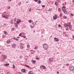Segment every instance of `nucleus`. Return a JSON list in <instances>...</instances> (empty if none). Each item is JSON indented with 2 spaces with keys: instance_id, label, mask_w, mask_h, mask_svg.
I'll list each match as a JSON object with an SVG mask.
<instances>
[{
  "instance_id": "nucleus-7",
  "label": "nucleus",
  "mask_w": 74,
  "mask_h": 74,
  "mask_svg": "<svg viewBox=\"0 0 74 74\" xmlns=\"http://www.w3.org/2000/svg\"><path fill=\"white\" fill-rule=\"evenodd\" d=\"M20 48L21 49H24V48H25V47H23V46H21L20 47Z\"/></svg>"
},
{
  "instance_id": "nucleus-30",
  "label": "nucleus",
  "mask_w": 74,
  "mask_h": 74,
  "mask_svg": "<svg viewBox=\"0 0 74 74\" xmlns=\"http://www.w3.org/2000/svg\"><path fill=\"white\" fill-rule=\"evenodd\" d=\"M18 22H22V20H21L20 19H18Z\"/></svg>"
},
{
  "instance_id": "nucleus-3",
  "label": "nucleus",
  "mask_w": 74,
  "mask_h": 74,
  "mask_svg": "<svg viewBox=\"0 0 74 74\" xmlns=\"http://www.w3.org/2000/svg\"><path fill=\"white\" fill-rule=\"evenodd\" d=\"M3 60H5L7 58V56L5 55H3Z\"/></svg>"
},
{
  "instance_id": "nucleus-20",
  "label": "nucleus",
  "mask_w": 74,
  "mask_h": 74,
  "mask_svg": "<svg viewBox=\"0 0 74 74\" xmlns=\"http://www.w3.org/2000/svg\"><path fill=\"white\" fill-rule=\"evenodd\" d=\"M64 26L65 27H67V24H64Z\"/></svg>"
},
{
  "instance_id": "nucleus-21",
  "label": "nucleus",
  "mask_w": 74,
  "mask_h": 74,
  "mask_svg": "<svg viewBox=\"0 0 74 74\" xmlns=\"http://www.w3.org/2000/svg\"><path fill=\"white\" fill-rule=\"evenodd\" d=\"M32 62L33 63H35V62H36V61L35 60H32Z\"/></svg>"
},
{
  "instance_id": "nucleus-8",
  "label": "nucleus",
  "mask_w": 74,
  "mask_h": 74,
  "mask_svg": "<svg viewBox=\"0 0 74 74\" xmlns=\"http://www.w3.org/2000/svg\"><path fill=\"white\" fill-rule=\"evenodd\" d=\"M21 71L23 72V73H24L25 72V69H21Z\"/></svg>"
},
{
  "instance_id": "nucleus-40",
  "label": "nucleus",
  "mask_w": 74,
  "mask_h": 74,
  "mask_svg": "<svg viewBox=\"0 0 74 74\" xmlns=\"http://www.w3.org/2000/svg\"><path fill=\"white\" fill-rule=\"evenodd\" d=\"M60 10H61L60 8H59L58 9V11H60Z\"/></svg>"
},
{
  "instance_id": "nucleus-25",
  "label": "nucleus",
  "mask_w": 74,
  "mask_h": 74,
  "mask_svg": "<svg viewBox=\"0 0 74 74\" xmlns=\"http://www.w3.org/2000/svg\"><path fill=\"white\" fill-rule=\"evenodd\" d=\"M2 16L4 18H5V15H3V14L2 15Z\"/></svg>"
},
{
  "instance_id": "nucleus-31",
  "label": "nucleus",
  "mask_w": 74,
  "mask_h": 74,
  "mask_svg": "<svg viewBox=\"0 0 74 74\" xmlns=\"http://www.w3.org/2000/svg\"><path fill=\"white\" fill-rule=\"evenodd\" d=\"M16 25H15V27H18V25H17V24H16Z\"/></svg>"
},
{
  "instance_id": "nucleus-27",
  "label": "nucleus",
  "mask_w": 74,
  "mask_h": 74,
  "mask_svg": "<svg viewBox=\"0 0 74 74\" xmlns=\"http://www.w3.org/2000/svg\"><path fill=\"white\" fill-rule=\"evenodd\" d=\"M60 17H61V16H62V14L60 13Z\"/></svg>"
},
{
  "instance_id": "nucleus-56",
  "label": "nucleus",
  "mask_w": 74,
  "mask_h": 74,
  "mask_svg": "<svg viewBox=\"0 0 74 74\" xmlns=\"http://www.w3.org/2000/svg\"><path fill=\"white\" fill-rule=\"evenodd\" d=\"M66 65H67V66H69V64L67 63V64H66Z\"/></svg>"
},
{
  "instance_id": "nucleus-18",
  "label": "nucleus",
  "mask_w": 74,
  "mask_h": 74,
  "mask_svg": "<svg viewBox=\"0 0 74 74\" xmlns=\"http://www.w3.org/2000/svg\"><path fill=\"white\" fill-rule=\"evenodd\" d=\"M14 40H16V41H18V39H17L16 38H14Z\"/></svg>"
},
{
  "instance_id": "nucleus-10",
  "label": "nucleus",
  "mask_w": 74,
  "mask_h": 74,
  "mask_svg": "<svg viewBox=\"0 0 74 74\" xmlns=\"http://www.w3.org/2000/svg\"><path fill=\"white\" fill-rule=\"evenodd\" d=\"M28 74H33V72L32 71H29Z\"/></svg>"
},
{
  "instance_id": "nucleus-4",
  "label": "nucleus",
  "mask_w": 74,
  "mask_h": 74,
  "mask_svg": "<svg viewBox=\"0 0 74 74\" xmlns=\"http://www.w3.org/2000/svg\"><path fill=\"white\" fill-rule=\"evenodd\" d=\"M40 67V68H41V67H43V69H45L46 68V67L45 66L43 65H41Z\"/></svg>"
},
{
  "instance_id": "nucleus-34",
  "label": "nucleus",
  "mask_w": 74,
  "mask_h": 74,
  "mask_svg": "<svg viewBox=\"0 0 74 74\" xmlns=\"http://www.w3.org/2000/svg\"><path fill=\"white\" fill-rule=\"evenodd\" d=\"M12 31H14V28H13L12 29Z\"/></svg>"
},
{
  "instance_id": "nucleus-29",
  "label": "nucleus",
  "mask_w": 74,
  "mask_h": 74,
  "mask_svg": "<svg viewBox=\"0 0 74 74\" xmlns=\"http://www.w3.org/2000/svg\"><path fill=\"white\" fill-rule=\"evenodd\" d=\"M28 22L29 23H32V20H29Z\"/></svg>"
},
{
  "instance_id": "nucleus-62",
  "label": "nucleus",
  "mask_w": 74,
  "mask_h": 74,
  "mask_svg": "<svg viewBox=\"0 0 74 74\" xmlns=\"http://www.w3.org/2000/svg\"><path fill=\"white\" fill-rule=\"evenodd\" d=\"M30 52H32V50H30Z\"/></svg>"
},
{
  "instance_id": "nucleus-13",
  "label": "nucleus",
  "mask_w": 74,
  "mask_h": 74,
  "mask_svg": "<svg viewBox=\"0 0 74 74\" xmlns=\"http://www.w3.org/2000/svg\"><path fill=\"white\" fill-rule=\"evenodd\" d=\"M24 45V44L23 43H21L20 44V46L22 47V46H23Z\"/></svg>"
},
{
  "instance_id": "nucleus-50",
  "label": "nucleus",
  "mask_w": 74,
  "mask_h": 74,
  "mask_svg": "<svg viewBox=\"0 0 74 74\" xmlns=\"http://www.w3.org/2000/svg\"><path fill=\"white\" fill-rule=\"evenodd\" d=\"M57 74H59V72L58 71L57 72Z\"/></svg>"
},
{
  "instance_id": "nucleus-26",
  "label": "nucleus",
  "mask_w": 74,
  "mask_h": 74,
  "mask_svg": "<svg viewBox=\"0 0 74 74\" xmlns=\"http://www.w3.org/2000/svg\"><path fill=\"white\" fill-rule=\"evenodd\" d=\"M55 4L56 5H58V3L56 2H55Z\"/></svg>"
},
{
  "instance_id": "nucleus-60",
  "label": "nucleus",
  "mask_w": 74,
  "mask_h": 74,
  "mask_svg": "<svg viewBox=\"0 0 74 74\" xmlns=\"http://www.w3.org/2000/svg\"><path fill=\"white\" fill-rule=\"evenodd\" d=\"M5 12H4V14H5Z\"/></svg>"
},
{
  "instance_id": "nucleus-38",
  "label": "nucleus",
  "mask_w": 74,
  "mask_h": 74,
  "mask_svg": "<svg viewBox=\"0 0 74 74\" xmlns=\"http://www.w3.org/2000/svg\"><path fill=\"white\" fill-rule=\"evenodd\" d=\"M34 1H35L36 2H38V0H34Z\"/></svg>"
},
{
  "instance_id": "nucleus-17",
  "label": "nucleus",
  "mask_w": 74,
  "mask_h": 74,
  "mask_svg": "<svg viewBox=\"0 0 74 74\" xmlns=\"http://www.w3.org/2000/svg\"><path fill=\"white\" fill-rule=\"evenodd\" d=\"M15 46H16V45H15V44H13L12 45V47H14Z\"/></svg>"
},
{
  "instance_id": "nucleus-1",
  "label": "nucleus",
  "mask_w": 74,
  "mask_h": 74,
  "mask_svg": "<svg viewBox=\"0 0 74 74\" xmlns=\"http://www.w3.org/2000/svg\"><path fill=\"white\" fill-rule=\"evenodd\" d=\"M43 48L45 50H47L48 49V45L47 44H45L43 45Z\"/></svg>"
},
{
  "instance_id": "nucleus-47",
  "label": "nucleus",
  "mask_w": 74,
  "mask_h": 74,
  "mask_svg": "<svg viewBox=\"0 0 74 74\" xmlns=\"http://www.w3.org/2000/svg\"><path fill=\"white\" fill-rule=\"evenodd\" d=\"M58 27H60V24H59V25H58Z\"/></svg>"
},
{
  "instance_id": "nucleus-58",
  "label": "nucleus",
  "mask_w": 74,
  "mask_h": 74,
  "mask_svg": "<svg viewBox=\"0 0 74 74\" xmlns=\"http://www.w3.org/2000/svg\"><path fill=\"white\" fill-rule=\"evenodd\" d=\"M23 38H26V36L24 37Z\"/></svg>"
},
{
  "instance_id": "nucleus-33",
  "label": "nucleus",
  "mask_w": 74,
  "mask_h": 74,
  "mask_svg": "<svg viewBox=\"0 0 74 74\" xmlns=\"http://www.w3.org/2000/svg\"><path fill=\"white\" fill-rule=\"evenodd\" d=\"M18 4V5H21V2H19Z\"/></svg>"
},
{
  "instance_id": "nucleus-28",
  "label": "nucleus",
  "mask_w": 74,
  "mask_h": 74,
  "mask_svg": "<svg viewBox=\"0 0 74 74\" xmlns=\"http://www.w3.org/2000/svg\"><path fill=\"white\" fill-rule=\"evenodd\" d=\"M69 26H70L71 27V23H69Z\"/></svg>"
},
{
  "instance_id": "nucleus-39",
  "label": "nucleus",
  "mask_w": 74,
  "mask_h": 74,
  "mask_svg": "<svg viewBox=\"0 0 74 74\" xmlns=\"http://www.w3.org/2000/svg\"><path fill=\"white\" fill-rule=\"evenodd\" d=\"M22 36V34H21V33H20L19 34V36Z\"/></svg>"
},
{
  "instance_id": "nucleus-64",
  "label": "nucleus",
  "mask_w": 74,
  "mask_h": 74,
  "mask_svg": "<svg viewBox=\"0 0 74 74\" xmlns=\"http://www.w3.org/2000/svg\"><path fill=\"white\" fill-rule=\"evenodd\" d=\"M35 22H37V21H35Z\"/></svg>"
},
{
  "instance_id": "nucleus-36",
  "label": "nucleus",
  "mask_w": 74,
  "mask_h": 74,
  "mask_svg": "<svg viewBox=\"0 0 74 74\" xmlns=\"http://www.w3.org/2000/svg\"><path fill=\"white\" fill-rule=\"evenodd\" d=\"M67 26H68V27H69L70 28V27H71L70 25H67Z\"/></svg>"
},
{
  "instance_id": "nucleus-53",
  "label": "nucleus",
  "mask_w": 74,
  "mask_h": 74,
  "mask_svg": "<svg viewBox=\"0 0 74 74\" xmlns=\"http://www.w3.org/2000/svg\"><path fill=\"white\" fill-rule=\"evenodd\" d=\"M42 8H44V7H45V6H44V5H42Z\"/></svg>"
},
{
  "instance_id": "nucleus-51",
  "label": "nucleus",
  "mask_w": 74,
  "mask_h": 74,
  "mask_svg": "<svg viewBox=\"0 0 74 74\" xmlns=\"http://www.w3.org/2000/svg\"><path fill=\"white\" fill-rule=\"evenodd\" d=\"M34 49H37V47H35L34 48Z\"/></svg>"
},
{
  "instance_id": "nucleus-11",
  "label": "nucleus",
  "mask_w": 74,
  "mask_h": 74,
  "mask_svg": "<svg viewBox=\"0 0 74 74\" xmlns=\"http://www.w3.org/2000/svg\"><path fill=\"white\" fill-rule=\"evenodd\" d=\"M65 8V6H63L62 8V9L63 11H64V9Z\"/></svg>"
},
{
  "instance_id": "nucleus-44",
  "label": "nucleus",
  "mask_w": 74,
  "mask_h": 74,
  "mask_svg": "<svg viewBox=\"0 0 74 74\" xmlns=\"http://www.w3.org/2000/svg\"><path fill=\"white\" fill-rule=\"evenodd\" d=\"M55 17H56V18H57V17H58V16H56V15H55Z\"/></svg>"
},
{
  "instance_id": "nucleus-63",
  "label": "nucleus",
  "mask_w": 74,
  "mask_h": 74,
  "mask_svg": "<svg viewBox=\"0 0 74 74\" xmlns=\"http://www.w3.org/2000/svg\"><path fill=\"white\" fill-rule=\"evenodd\" d=\"M26 3H28V2L27 1V2H26Z\"/></svg>"
},
{
  "instance_id": "nucleus-57",
  "label": "nucleus",
  "mask_w": 74,
  "mask_h": 74,
  "mask_svg": "<svg viewBox=\"0 0 74 74\" xmlns=\"http://www.w3.org/2000/svg\"><path fill=\"white\" fill-rule=\"evenodd\" d=\"M8 1H11V0H8Z\"/></svg>"
},
{
  "instance_id": "nucleus-52",
  "label": "nucleus",
  "mask_w": 74,
  "mask_h": 74,
  "mask_svg": "<svg viewBox=\"0 0 74 74\" xmlns=\"http://www.w3.org/2000/svg\"><path fill=\"white\" fill-rule=\"evenodd\" d=\"M64 19H67V17H66V16H65V17L64 18Z\"/></svg>"
},
{
  "instance_id": "nucleus-23",
  "label": "nucleus",
  "mask_w": 74,
  "mask_h": 74,
  "mask_svg": "<svg viewBox=\"0 0 74 74\" xmlns=\"http://www.w3.org/2000/svg\"><path fill=\"white\" fill-rule=\"evenodd\" d=\"M52 9L51 8H50L49 9V11H52Z\"/></svg>"
},
{
  "instance_id": "nucleus-37",
  "label": "nucleus",
  "mask_w": 74,
  "mask_h": 74,
  "mask_svg": "<svg viewBox=\"0 0 74 74\" xmlns=\"http://www.w3.org/2000/svg\"><path fill=\"white\" fill-rule=\"evenodd\" d=\"M36 59L38 60H39V58H38V57H37V56H36Z\"/></svg>"
},
{
  "instance_id": "nucleus-12",
  "label": "nucleus",
  "mask_w": 74,
  "mask_h": 74,
  "mask_svg": "<svg viewBox=\"0 0 74 74\" xmlns=\"http://www.w3.org/2000/svg\"><path fill=\"white\" fill-rule=\"evenodd\" d=\"M7 43H8V44H10V40H8L7 41Z\"/></svg>"
},
{
  "instance_id": "nucleus-43",
  "label": "nucleus",
  "mask_w": 74,
  "mask_h": 74,
  "mask_svg": "<svg viewBox=\"0 0 74 74\" xmlns=\"http://www.w3.org/2000/svg\"><path fill=\"white\" fill-rule=\"evenodd\" d=\"M13 68H15V65H13Z\"/></svg>"
},
{
  "instance_id": "nucleus-14",
  "label": "nucleus",
  "mask_w": 74,
  "mask_h": 74,
  "mask_svg": "<svg viewBox=\"0 0 74 74\" xmlns=\"http://www.w3.org/2000/svg\"><path fill=\"white\" fill-rule=\"evenodd\" d=\"M49 60L50 62H53V60L51 58L49 59Z\"/></svg>"
},
{
  "instance_id": "nucleus-6",
  "label": "nucleus",
  "mask_w": 74,
  "mask_h": 74,
  "mask_svg": "<svg viewBox=\"0 0 74 74\" xmlns=\"http://www.w3.org/2000/svg\"><path fill=\"white\" fill-rule=\"evenodd\" d=\"M8 16L6 15L5 16V18L6 19H9Z\"/></svg>"
},
{
  "instance_id": "nucleus-9",
  "label": "nucleus",
  "mask_w": 74,
  "mask_h": 74,
  "mask_svg": "<svg viewBox=\"0 0 74 74\" xmlns=\"http://www.w3.org/2000/svg\"><path fill=\"white\" fill-rule=\"evenodd\" d=\"M10 64L8 63H6L5 64H4L5 66H9Z\"/></svg>"
},
{
  "instance_id": "nucleus-41",
  "label": "nucleus",
  "mask_w": 74,
  "mask_h": 74,
  "mask_svg": "<svg viewBox=\"0 0 74 74\" xmlns=\"http://www.w3.org/2000/svg\"><path fill=\"white\" fill-rule=\"evenodd\" d=\"M68 27H66V30H69V29H68Z\"/></svg>"
},
{
  "instance_id": "nucleus-45",
  "label": "nucleus",
  "mask_w": 74,
  "mask_h": 74,
  "mask_svg": "<svg viewBox=\"0 0 74 74\" xmlns=\"http://www.w3.org/2000/svg\"><path fill=\"white\" fill-rule=\"evenodd\" d=\"M31 11V8H30L29 9V11L30 12V11Z\"/></svg>"
},
{
  "instance_id": "nucleus-48",
  "label": "nucleus",
  "mask_w": 74,
  "mask_h": 74,
  "mask_svg": "<svg viewBox=\"0 0 74 74\" xmlns=\"http://www.w3.org/2000/svg\"><path fill=\"white\" fill-rule=\"evenodd\" d=\"M31 27L32 28H33V26L31 25Z\"/></svg>"
},
{
  "instance_id": "nucleus-59",
  "label": "nucleus",
  "mask_w": 74,
  "mask_h": 74,
  "mask_svg": "<svg viewBox=\"0 0 74 74\" xmlns=\"http://www.w3.org/2000/svg\"><path fill=\"white\" fill-rule=\"evenodd\" d=\"M72 37L73 38H74V36H72Z\"/></svg>"
},
{
  "instance_id": "nucleus-19",
  "label": "nucleus",
  "mask_w": 74,
  "mask_h": 74,
  "mask_svg": "<svg viewBox=\"0 0 74 74\" xmlns=\"http://www.w3.org/2000/svg\"><path fill=\"white\" fill-rule=\"evenodd\" d=\"M4 33L6 34V35H7V34H8V33L7 32H5V31H4Z\"/></svg>"
},
{
  "instance_id": "nucleus-46",
  "label": "nucleus",
  "mask_w": 74,
  "mask_h": 74,
  "mask_svg": "<svg viewBox=\"0 0 74 74\" xmlns=\"http://www.w3.org/2000/svg\"><path fill=\"white\" fill-rule=\"evenodd\" d=\"M10 8H11V7H10L8 8V9H10Z\"/></svg>"
},
{
  "instance_id": "nucleus-32",
  "label": "nucleus",
  "mask_w": 74,
  "mask_h": 74,
  "mask_svg": "<svg viewBox=\"0 0 74 74\" xmlns=\"http://www.w3.org/2000/svg\"><path fill=\"white\" fill-rule=\"evenodd\" d=\"M16 18H15L14 19V22H16Z\"/></svg>"
},
{
  "instance_id": "nucleus-24",
  "label": "nucleus",
  "mask_w": 74,
  "mask_h": 74,
  "mask_svg": "<svg viewBox=\"0 0 74 74\" xmlns=\"http://www.w3.org/2000/svg\"><path fill=\"white\" fill-rule=\"evenodd\" d=\"M16 23L17 24H19L20 23L19 21H16Z\"/></svg>"
},
{
  "instance_id": "nucleus-54",
  "label": "nucleus",
  "mask_w": 74,
  "mask_h": 74,
  "mask_svg": "<svg viewBox=\"0 0 74 74\" xmlns=\"http://www.w3.org/2000/svg\"><path fill=\"white\" fill-rule=\"evenodd\" d=\"M63 33L64 34H66V33L65 32H63Z\"/></svg>"
},
{
  "instance_id": "nucleus-15",
  "label": "nucleus",
  "mask_w": 74,
  "mask_h": 74,
  "mask_svg": "<svg viewBox=\"0 0 74 74\" xmlns=\"http://www.w3.org/2000/svg\"><path fill=\"white\" fill-rule=\"evenodd\" d=\"M53 19L54 20H56L57 19V18H56V17H55V16H53Z\"/></svg>"
},
{
  "instance_id": "nucleus-55",
  "label": "nucleus",
  "mask_w": 74,
  "mask_h": 74,
  "mask_svg": "<svg viewBox=\"0 0 74 74\" xmlns=\"http://www.w3.org/2000/svg\"><path fill=\"white\" fill-rule=\"evenodd\" d=\"M7 74H10V73H9V72H7Z\"/></svg>"
},
{
  "instance_id": "nucleus-35",
  "label": "nucleus",
  "mask_w": 74,
  "mask_h": 74,
  "mask_svg": "<svg viewBox=\"0 0 74 74\" xmlns=\"http://www.w3.org/2000/svg\"><path fill=\"white\" fill-rule=\"evenodd\" d=\"M71 16H73L74 15L73 14H72V13H71Z\"/></svg>"
},
{
  "instance_id": "nucleus-2",
  "label": "nucleus",
  "mask_w": 74,
  "mask_h": 74,
  "mask_svg": "<svg viewBox=\"0 0 74 74\" xmlns=\"http://www.w3.org/2000/svg\"><path fill=\"white\" fill-rule=\"evenodd\" d=\"M69 69L71 71L73 70V69H74V66H71L69 67Z\"/></svg>"
},
{
  "instance_id": "nucleus-42",
  "label": "nucleus",
  "mask_w": 74,
  "mask_h": 74,
  "mask_svg": "<svg viewBox=\"0 0 74 74\" xmlns=\"http://www.w3.org/2000/svg\"><path fill=\"white\" fill-rule=\"evenodd\" d=\"M27 48H30V46L29 45H28L27 46Z\"/></svg>"
},
{
  "instance_id": "nucleus-61",
  "label": "nucleus",
  "mask_w": 74,
  "mask_h": 74,
  "mask_svg": "<svg viewBox=\"0 0 74 74\" xmlns=\"http://www.w3.org/2000/svg\"><path fill=\"white\" fill-rule=\"evenodd\" d=\"M33 33H35V31H34L33 32Z\"/></svg>"
},
{
  "instance_id": "nucleus-5",
  "label": "nucleus",
  "mask_w": 74,
  "mask_h": 74,
  "mask_svg": "<svg viewBox=\"0 0 74 74\" xmlns=\"http://www.w3.org/2000/svg\"><path fill=\"white\" fill-rule=\"evenodd\" d=\"M54 39V40L55 41H56L57 42H58V38H55Z\"/></svg>"
},
{
  "instance_id": "nucleus-16",
  "label": "nucleus",
  "mask_w": 74,
  "mask_h": 74,
  "mask_svg": "<svg viewBox=\"0 0 74 74\" xmlns=\"http://www.w3.org/2000/svg\"><path fill=\"white\" fill-rule=\"evenodd\" d=\"M64 11V14H67V11L66 10H63Z\"/></svg>"
},
{
  "instance_id": "nucleus-22",
  "label": "nucleus",
  "mask_w": 74,
  "mask_h": 74,
  "mask_svg": "<svg viewBox=\"0 0 74 74\" xmlns=\"http://www.w3.org/2000/svg\"><path fill=\"white\" fill-rule=\"evenodd\" d=\"M38 2L39 4H40V3H41V1H40V0L38 1Z\"/></svg>"
},
{
  "instance_id": "nucleus-49",
  "label": "nucleus",
  "mask_w": 74,
  "mask_h": 74,
  "mask_svg": "<svg viewBox=\"0 0 74 74\" xmlns=\"http://www.w3.org/2000/svg\"><path fill=\"white\" fill-rule=\"evenodd\" d=\"M11 24H13V23H14L13 22H11Z\"/></svg>"
}]
</instances>
